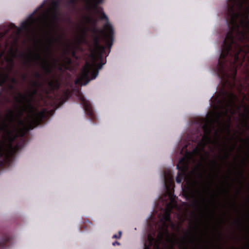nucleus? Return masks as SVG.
Returning a JSON list of instances; mask_svg holds the SVG:
<instances>
[{"mask_svg":"<svg viewBox=\"0 0 249 249\" xmlns=\"http://www.w3.org/2000/svg\"><path fill=\"white\" fill-rule=\"evenodd\" d=\"M249 0H228L226 20L228 32L221 46V57L243 65L249 60Z\"/></svg>","mask_w":249,"mask_h":249,"instance_id":"nucleus-1","label":"nucleus"},{"mask_svg":"<svg viewBox=\"0 0 249 249\" xmlns=\"http://www.w3.org/2000/svg\"><path fill=\"white\" fill-rule=\"evenodd\" d=\"M164 185L166 193L160 198V201L162 203L164 208H162L163 213L159 214V221L157 223L158 233L155 237L156 233L149 234L147 241L144 244L143 249H160V245L165 236H169V228H175V224L171 218L173 210L178 207L174 195V181L173 172L169 169L164 170L163 175Z\"/></svg>","mask_w":249,"mask_h":249,"instance_id":"nucleus-2","label":"nucleus"},{"mask_svg":"<svg viewBox=\"0 0 249 249\" xmlns=\"http://www.w3.org/2000/svg\"><path fill=\"white\" fill-rule=\"evenodd\" d=\"M203 119H198L195 121L197 127L192 133V142L195 143V147L191 151L187 150L188 145L183 147L185 151V155L181 158L177 166L178 170L176 182L180 183L183 178L186 176L191 162L194 160L195 158L201 155L202 152H205V148L208 144L215 142L213 140L212 134L214 129L212 124H203Z\"/></svg>","mask_w":249,"mask_h":249,"instance_id":"nucleus-3","label":"nucleus"},{"mask_svg":"<svg viewBox=\"0 0 249 249\" xmlns=\"http://www.w3.org/2000/svg\"><path fill=\"white\" fill-rule=\"evenodd\" d=\"M100 9H99V12H98L97 11L94 12L99 14H100V19L101 20H105L106 22L104 25V28L106 31V33L103 30H100L99 32L101 33L104 34L105 37L107 42V45L110 49L113 44L114 34L113 29L112 25L109 22L108 17L103 12V8H100Z\"/></svg>","mask_w":249,"mask_h":249,"instance_id":"nucleus-4","label":"nucleus"},{"mask_svg":"<svg viewBox=\"0 0 249 249\" xmlns=\"http://www.w3.org/2000/svg\"><path fill=\"white\" fill-rule=\"evenodd\" d=\"M208 191L209 189L208 188H203L202 189L199 188L193 189L188 187L186 190L183 191V192L186 200L195 199L196 198V195H197L200 197L202 204L207 207V201L205 196L208 194Z\"/></svg>","mask_w":249,"mask_h":249,"instance_id":"nucleus-5","label":"nucleus"},{"mask_svg":"<svg viewBox=\"0 0 249 249\" xmlns=\"http://www.w3.org/2000/svg\"><path fill=\"white\" fill-rule=\"evenodd\" d=\"M93 47L96 54H92V57L94 60L98 59L100 61V63L97 65V67L98 69H101L106 63L104 61V55L106 54V51L105 46L100 44V38L98 36L93 39Z\"/></svg>","mask_w":249,"mask_h":249,"instance_id":"nucleus-6","label":"nucleus"},{"mask_svg":"<svg viewBox=\"0 0 249 249\" xmlns=\"http://www.w3.org/2000/svg\"><path fill=\"white\" fill-rule=\"evenodd\" d=\"M98 70L94 69L92 65L87 62L83 67L79 80L82 84L86 85L91 80L95 79L98 75Z\"/></svg>","mask_w":249,"mask_h":249,"instance_id":"nucleus-7","label":"nucleus"},{"mask_svg":"<svg viewBox=\"0 0 249 249\" xmlns=\"http://www.w3.org/2000/svg\"><path fill=\"white\" fill-rule=\"evenodd\" d=\"M79 99L81 101L83 109L86 114L88 116L89 119L93 122V123H96L97 119L96 116L90 102L87 100L82 94L80 95Z\"/></svg>","mask_w":249,"mask_h":249,"instance_id":"nucleus-8","label":"nucleus"},{"mask_svg":"<svg viewBox=\"0 0 249 249\" xmlns=\"http://www.w3.org/2000/svg\"><path fill=\"white\" fill-rule=\"evenodd\" d=\"M15 152L12 150H0V168H3L11 163Z\"/></svg>","mask_w":249,"mask_h":249,"instance_id":"nucleus-9","label":"nucleus"},{"mask_svg":"<svg viewBox=\"0 0 249 249\" xmlns=\"http://www.w3.org/2000/svg\"><path fill=\"white\" fill-rule=\"evenodd\" d=\"M59 5V1L58 0H45L43 3L38 8V10L47 6L49 9V11L55 12ZM36 9V11H37Z\"/></svg>","mask_w":249,"mask_h":249,"instance_id":"nucleus-10","label":"nucleus"},{"mask_svg":"<svg viewBox=\"0 0 249 249\" xmlns=\"http://www.w3.org/2000/svg\"><path fill=\"white\" fill-rule=\"evenodd\" d=\"M12 237L9 233H5L0 237V249L9 247L12 243Z\"/></svg>","mask_w":249,"mask_h":249,"instance_id":"nucleus-11","label":"nucleus"},{"mask_svg":"<svg viewBox=\"0 0 249 249\" xmlns=\"http://www.w3.org/2000/svg\"><path fill=\"white\" fill-rule=\"evenodd\" d=\"M39 18H35L32 15H31L29 19L22 22L21 26L22 29L27 30L32 27L34 24L39 20Z\"/></svg>","mask_w":249,"mask_h":249,"instance_id":"nucleus-12","label":"nucleus"},{"mask_svg":"<svg viewBox=\"0 0 249 249\" xmlns=\"http://www.w3.org/2000/svg\"><path fill=\"white\" fill-rule=\"evenodd\" d=\"M9 79V74L8 73H0V87L4 88V85Z\"/></svg>","mask_w":249,"mask_h":249,"instance_id":"nucleus-13","label":"nucleus"},{"mask_svg":"<svg viewBox=\"0 0 249 249\" xmlns=\"http://www.w3.org/2000/svg\"><path fill=\"white\" fill-rule=\"evenodd\" d=\"M103 0H90L89 2L92 3L90 7L94 11H97L99 12L100 7H98V4L102 3Z\"/></svg>","mask_w":249,"mask_h":249,"instance_id":"nucleus-14","label":"nucleus"},{"mask_svg":"<svg viewBox=\"0 0 249 249\" xmlns=\"http://www.w3.org/2000/svg\"><path fill=\"white\" fill-rule=\"evenodd\" d=\"M187 238H189V241H190V242H191L193 244L196 243V241L195 240L192 239V238H191V237L189 236V234L188 233H186L185 234L184 237H183L181 240V242H182L183 246L180 249H188V248L187 247V244H186V242L185 241V240Z\"/></svg>","mask_w":249,"mask_h":249,"instance_id":"nucleus-15","label":"nucleus"},{"mask_svg":"<svg viewBox=\"0 0 249 249\" xmlns=\"http://www.w3.org/2000/svg\"><path fill=\"white\" fill-rule=\"evenodd\" d=\"M42 68L46 74H50L52 72V69L48 60H45L42 62Z\"/></svg>","mask_w":249,"mask_h":249,"instance_id":"nucleus-16","label":"nucleus"},{"mask_svg":"<svg viewBox=\"0 0 249 249\" xmlns=\"http://www.w3.org/2000/svg\"><path fill=\"white\" fill-rule=\"evenodd\" d=\"M22 56H23L25 59L24 64L30 66L33 59L32 54L30 53L28 54H22Z\"/></svg>","mask_w":249,"mask_h":249,"instance_id":"nucleus-17","label":"nucleus"},{"mask_svg":"<svg viewBox=\"0 0 249 249\" xmlns=\"http://www.w3.org/2000/svg\"><path fill=\"white\" fill-rule=\"evenodd\" d=\"M86 20L88 23L90 24L94 27L97 24L98 19L96 18L87 16L86 17Z\"/></svg>","mask_w":249,"mask_h":249,"instance_id":"nucleus-18","label":"nucleus"},{"mask_svg":"<svg viewBox=\"0 0 249 249\" xmlns=\"http://www.w3.org/2000/svg\"><path fill=\"white\" fill-rule=\"evenodd\" d=\"M48 85L53 89H58L60 86V85L57 80L56 81H53V80L49 81L48 82Z\"/></svg>","mask_w":249,"mask_h":249,"instance_id":"nucleus-19","label":"nucleus"},{"mask_svg":"<svg viewBox=\"0 0 249 249\" xmlns=\"http://www.w3.org/2000/svg\"><path fill=\"white\" fill-rule=\"evenodd\" d=\"M59 39L58 38H52L49 39V46L46 48V50L48 52H50L51 47L53 45L54 41H59Z\"/></svg>","mask_w":249,"mask_h":249,"instance_id":"nucleus-20","label":"nucleus"},{"mask_svg":"<svg viewBox=\"0 0 249 249\" xmlns=\"http://www.w3.org/2000/svg\"><path fill=\"white\" fill-rule=\"evenodd\" d=\"M6 91L5 88H1L0 90V98L2 97L3 99H6L8 101L5 95H3V92Z\"/></svg>","mask_w":249,"mask_h":249,"instance_id":"nucleus-21","label":"nucleus"},{"mask_svg":"<svg viewBox=\"0 0 249 249\" xmlns=\"http://www.w3.org/2000/svg\"><path fill=\"white\" fill-rule=\"evenodd\" d=\"M32 86L34 87V88H38V87H39L41 86V84L38 82V81H32Z\"/></svg>","mask_w":249,"mask_h":249,"instance_id":"nucleus-22","label":"nucleus"},{"mask_svg":"<svg viewBox=\"0 0 249 249\" xmlns=\"http://www.w3.org/2000/svg\"><path fill=\"white\" fill-rule=\"evenodd\" d=\"M6 33L5 32H1L0 33V42H1L3 38H4L5 36H6ZM1 47V43H0V48Z\"/></svg>","mask_w":249,"mask_h":249,"instance_id":"nucleus-23","label":"nucleus"},{"mask_svg":"<svg viewBox=\"0 0 249 249\" xmlns=\"http://www.w3.org/2000/svg\"><path fill=\"white\" fill-rule=\"evenodd\" d=\"M10 82L12 84L16 85L18 84V81L15 77H12L10 79Z\"/></svg>","mask_w":249,"mask_h":249,"instance_id":"nucleus-24","label":"nucleus"},{"mask_svg":"<svg viewBox=\"0 0 249 249\" xmlns=\"http://www.w3.org/2000/svg\"><path fill=\"white\" fill-rule=\"evenodd\" d=\"M8 88L10 90H17V88H16V86L13 84L8 85Z\"/></svg>","mask_w":249,"mask_h":249,"instance_id":"nucleus-25","label":"nucleus"},{"mask_svg":"<svg viewBox=\"0 0 249 249\" xmlns=\"http://www.w3.org/2000/svg\"><path fill=\"white\" fill-rule=\"evenodd\" d=\"M48 16L45 15L43 17V22H44V24L46 26L48 25Z\"/></svg>","mask_w":249,"mask_h":249,"instance_id":"nucleus-26","label":"nucleus"},{"mask_svg":"<svg viewBox=\"0 0 249 249\" xmlns=\"http://www.w3.org/2000/svg\"><path fill=\"white\" fill-rule=\"evenodd\" d=\"M9 61L11 63V66L9 68V71H11L13 68V67H14V61H13V60L12 59H11L9 60Z\"/></svg>","mask_w":249,"mask_h":249,"instance_id":"nucleus-27","label":"nucleus"},{"mask_svg":"<svg viewBox=\"0 0 249 249\" xmlns=\"http://www.w3.org/2000/svg\"><path fill=\"white\" fill-rule=\"evenodd\" d=\"M121 235H122V232L121 231H120L119 232V235H117V234H114L112 238H118V239H120L121 237Z\"/></svg>","mask_w":249,"mask_h":249,"instance_id":"nucleus-28","label":"nucleus"},{"mask_svg":"<svg viewBox=\"0 0 249 249\" xmlns=\"http://www.w3.org/2000/svg\"><path fill=\"white\" fill-rule=\"evenodd\" d=\"M34 75H35V76L36 78H38V79H39V78H41V77H42V76H41V74H40L39 72H36L35 73V74H34Z\"/></svg>","mask_w":249,"mask_h":249,"instance_id":"nucleus-29","label":"nucleus"},{"mask_svg":"<svg viewBox=\"0 0 249 249\" xmlns=\"http://www.w3.org/2000/svg\"><path fill=\"white\" fill-rule=\"evenodd\" d=\"M77 0H69L68 3L71 5H74L76 2Z\"/></svg>","mask_w":249,"mask_h":249,"instance_id":"nucleus-30","label":"nucleus"},{"mask_svg":"<svg viewBox=\"0 0 249 249\" xmlns=\"http://www.w3.org/2000/svg\"><path fill=\"white\" fill-rule=\"evenodd\" d=\"M35 57H36V58L37 60H39L41 58L40 55L38 53H36L35 54Z\"/></svg>","mask_w":249,"mask_h":249,"instance_id":"nucleus-31","label":"nucleus"},{"mask_svg":"<svg viewBox=\"0 0 249 249\" xmlns=\"http://www.w3.org/2000/svg\"><path fill=\"white\" fill-rule=\"evenodd\" d=\"M98 31V29L95 27L92 30V32L95 34H96Z\"/></svg>","mask_w":249,"mask_h":249,"instance_id":"nucleus-32","label":"nucleus"},{"mask_svg":"<svg viewBox=\"0 0 249 249\" xmlns=\"http://www.w3.org/2000/svg\"><path fill=\"white\" fill-rule=\"evenodd\" d=\"M112 245L113 246H115L116 245H119L120 244L118 241H115L112 243Z\"/></svg>","mask_w":249,"mask_h":249,"instance_id":"nucleus-33","label":"nucleus"},{"mask_svg":"<svg viewBox=\"0 0 249 249\" xmlns=\"http://www.w3.org/2000/svg\"><path fill=\"white\" fill-rule=\"evenodd\" d=\"M212 163L214 165H216L217 164V162L215 160H213Z\"/></svg>","mask_w":249,"mask_h":249,"instance_id":"nucleus-34","label":"nucleus"},{"mask_svg":"<svg viewBox=\"0 0 249 249\" xmlns=\"http://www.w3.org/2000/svg\"><path fill=\"white\" fill-rule=\"evenodd\" d=\"M66 59L69 61V63L71 62V60L70 58H69L68 57H66Z\"/></svg>","mask_w":249,"mask_h":249,"instance_id":"nucleus-35","label":"nucleus"},{"mask_svg":"<svg viewBox=\"0 0 249 249\" xmlns=\"http://www.w3.org/2000/svg\"><path fill=\"white\" fill-rule=\"evenodd\" d=\"M26 76L25 75H23L22 76V78L23 80H25L26 79Z\"/></svg>","mask_w":249,"mask_h":249,"instance_id":"nucleus-36","label":"nucleus"},{"mask_svg":"<svg viewBox=\"0 0 249 249\" xmlns=\"http://www.w3.org/2000/svg\"><path fill=\"white\" fill-rule=\"evenodd\" d=\"M240 176H241V177L242 178L243 177V172L242 171L240 173Z\"/></svg>","mask_w":249,"mask_h":249,"instance_id":"nucleus-37","label":"nucleus"},{"mask_svg":"<svg viewBox=\"0 0 249 249\" xmlns=\"http://www.w3.org/2000/svg\"><path fill=\"white\" fill-rule=\"evenodd\" d=\"M228 157H229V154L227 152H226V158H228Z\"/></svg>","mask_w":249,"mask_h":249,"instance_id":"nucleus-38","label":"nucleus"},{"mask_svg":"<svg viewBox=\"0 0 249 249\" xmlns=\"http://www.w3.org/2000/svg\"><path fill=\"white\" fill-rule=\"evenodd\" d=\"M56 17H57V16H56V13H55L54 14V18H56Z\"/></svg>","mask_w":249,"mask_h":249,"instance_id":"nucleus-39","label":"nucleus"},{"mask_svg":"<svg viewBox=\"0 0 249 249\" xmlns=\"http://www.w3.org/2000/svg\"><path fill=\"white\" fill-rule=\"evenodd\" d=\"M237 222V223H238V224H240V222L239 220H238Z\"/></svg>","mask_w":249,"mask_h":249,"instance_id":"nucleus-40","label":"nucleus"},{"mask_svg":"<svg viewBox=\"0 0 249 249\" xmlns=\"http://www.w3.org/2000/svg\"><path fill=\"white\" fill-rule=\"evenodd\" d=\"M12 26L13 27H16V26H15L14 24H12Z\"/></svg>","mask_w":249,"mask_h":249,"instance_id":"nucleus-41","label":"nucleus"},{"mask_svg":"<svg viewBox=\"0 0 249 249\" xmlns=\"http://www.w3.org/2000/svg\"><path fill=\"white\" fill-rule=\"evenodd\" d=\"M75 52H73V55H75Z\"/></svg>","mask_w":249,"mask_h":249,"instance_id":"nucleus-42","label":"nucleus"},{"mask_svg":"<svg viewBox=\"0 0 249 249\" xmlns=\"http://www.w3.org/2000/svg\"><path fill=\"white\" fill-rule=\"evenodd\" d=\"M226 193H229V190H226Z\"/></svg>","mask_w":249,"mask_h":249,"instance_id":"nucleus-43","label":"nucleus"},{"mask_svg":"<svg viewBox=\"0 0 249 249\" xmlns=\"http://www.w3.org/2000/svg\"><path fill=\"white\" fill-rule=\"evenodd\" d=\"M196 229H198V227H197V226H196Z\"/></svg>","mask_w":249,"mask_h":249,"instance_id":"nucleus-44","label":"nucleus"}]
</instances>
